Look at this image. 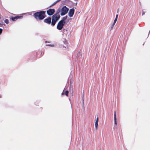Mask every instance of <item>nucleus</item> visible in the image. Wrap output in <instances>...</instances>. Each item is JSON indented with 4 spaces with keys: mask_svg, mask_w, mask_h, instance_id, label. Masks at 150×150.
Returning <instances> with one entry per match:
<instances>
[{
    "mask_svg": "<svg viewBox=\"0 0 150 150\" xmlns=\"http://www.w3.org/2000/svg\"><path fill=\"white\" fill-rule=\"evenodd\" d=\"M45 11H41L35 13L33 16L37 20H42L45 18Z\"/></svg>",
    "mask_w": 150,
    "mask_h": 150,
    "instance_id": "obj_1",
    "label": "nucleus"
},
{
    "mask_svg": "<svg viewBox=\"0 0 150 150\" xmlns=\"http://www.w3.org/2000/svg\"><path fill=\"white\" fill-rule=\"evenodd\" d=\"M69 9L66 6H64L62 7L61 9H60V12H61L60 15L61 16H63L66 14L68 11Z\"/></svg>",
    "mask_w": 150,
    "mask_h": 150,
    "instance_id": "obj_2",
    "label": "nucleus"
},
{
    "mask_svg": "<svg viewBox=\"0 0 150 150\" xmlns=\"http://www.w3.org/2000/svg\"><path fill=\"white\" fill-rule=\"evenodd\" d=\"M60 12V9H58L56 12L55 14L52 16V18L57 21L60 18V16L59 13Z\"/></svg>",
    "mask_w": 150,
    "mask_h": 150,
    "instance_id": "obj_3",
    "label": "nucleus"
},
{
    "mask_svg": "<svg viewBox=\"0 0 150 150\" xmlns=\"http://www.w3.org/2000/svg\"><path fill=\"white\" fill-rule=\"evenodd\" d=\"M65 22H63L62 21H60L58 23L57 28L58 30H61L63 28L64 25L65 23Z\"/></svg>",
    "mask_w": 150,
    "mask_h": 150,
    "instance_id": "obj_4",
    "label": "nucleus"
},
{
    "mask_svg": "<svg viewBox=\"0 0 150 150\" xmlns=\"http://www.w3.org/2000/svg\"><path fill=\"white\" fill-rule=\"evenodd\" d=\"M55 12V10L54 9H49L47 11V14L49 16L52 15Z\"/></svg>",
    "mask_w": 150,
    "mask_h": 150,
    "instance_id": "obj_5",
    "label": "nucleus"
},
{
    "mask_svg": "<svg viewBox=\"0 0 150 150\" xmlns=\"http://www.w3.org/2000/svg\"><path fill=\"white\" fill-rule=\"evenodd\" d=\"M74 13V8L70 9L68 13V16L70 17H72Z\"/></svg>",
    "mask_w": 150,
    "mask_h": 150,
    "instance_id": "obj_6",
    "label": "nucleus"
},
{
    "mask_svg": "<svg viewBox=\"0 0 150 150\" xmlns=\"http://www.w3.org/2000/svg\"><path fill=\"white\" fill-rule=\"evenodd\" d=\"M51 18L50 17H49L48 18L44 20V22L48 24H50L51 23Z\"/></svg>",
    "mask_w": 150,
    "mask_h": 150,
    "instance_id": "obj_7",
    "label": "nucleus"
},
{
    "mask_svg": "<svg viewBox=\"0 0 150 150\" xmlns=\"http://www.w3.org/2000/svg\"><path fill=\"white\" fill-rule=\"evenodd\" d=\"M22 18L23 16H18L16 17H12L11 18V19L13 21H15L18 19Z\"/></svg>",
    "mask_w": 150,
    "mask_h": 150,
    "instance_id": "obj_8",
    "label": "nucleus"
},
{
    "mask_svg": "<svg viewBox=\"0 0 150 150\" xmlns=\"http://www.w3.org/2000/svg\"><path fill=\"white\" fill-rule=\"evenodd\" d=\"M114 122L115 124L116 125L115 126V127H117V122L116 121V112L115 111L114 112Z\"/></svg>",
    "mask_w": 150,
    "mask_h": 150,
    "instance_id": "obj_9",
    "label": "nucleus"
},
{
    "mask_svg": "<svg viewBox=\"0 0 150 150\" xmlns=\"http://www.w3.org/2000/svg\"><path fill=\"white\" fill-rule=\"evenodd\" d=\"M57 21V20H55V19H54V18L53 19V18H52V23H51V25L52 26H54L55 25V24Z\"/></svg>",
    "mask_w": 150,
    "mask_h": 150,
    "instance_id": "obj_10",
    "label": "nucleus"
},
{
    "mask_svg": "<svg viewBox=\"0 0 150 150\" xmlns=\"http://www.w3.org/2000/svg\"><path fill=\"white\" fill-rule=\"evenodd\" d=\"M95 127L96 129H98V122H95Z\"/></svg>",
    "mask_w": 150,
    "mask_h": 150,
    "instance_id": "obj_11",
    "label": "nucleus"
},
{
    "mask_svg": "<svg viewBox=\"0 0 150 150\" xmlns=\"http://www.w3.org/2000/svg\"><path fill=\"white\" fill-rule=\"evenodd\" d=\"M67 16L63 17L61 21H62L63 22H65V20L67 19Z\"/></svg>",
    "mask_w": 150,
    "mask_h": 150,
    "instance_id": "obj_12",
    "label": "nucleus"
},
{
    "mask_svg": "<svg viewBox=\"0 0 150 150\" xmlns=\"http://www.w3.org/2000/svg\"><path fill=\"white\" fill-rule=\"evenodd\" d=\"M61 0H57L54 3H53V4H52L51 6H50V7H51V6H53L54 5V4H56L59 1Z\"/></svg>",
    "mask_w": 150,
    "mask_h": 150,
    "instance_id": "obj_13",
    "label": "nucleus"
},
{
    "mask_svg": "<svg viewBox=\"0 0 150 150\" xmlns=\"http://www.w3.org/2000/svg\"><path fill=\"white\" fill-rule=\"evenodd\" d=\"M4 22L6 24H8L9 23V21L8 19H6L4 21Z\"/></svg>",
    "mask_w": 150,
    "mask_h": 150,
    "instance_id": "obj_14",
    "label": "nucleus"
},
{
    "mask_svg": "<svg viewBox=\"0 0 150 150\" xmlns=\"http://www.w3.org/2000/svg\"><path fill=\"white\" fill-rule=\"evenodd\" d=\"M69 93V91H65V94L67 96H68Z\"/></svg>",
    "mask_w": 150,
    "mask_h": 150,
    "instance_id": "obj_15",
    "label": "nucleus"
},
{
    "mask_svg": "<svg viewBox=\"0 0 150 150\" xmlns=\"http://www.w3.org/2000/svg\"><path fill=\"white\" fill-rule=\"evenodd\" d=\"M47 46H50L52 47H54V45H47Z\"/></svg>",
    "mask_w": 150,
    "mask_h": 150,
    "instance_id": "obj_16",
    "label": "nucleus"
},
{
    "mask_svg": "<svg viewBox=\"0 0 150 150\" xmlns=\"http://www.w3.org/2000/svg\"><path fill=\"white\" fill-rule=\"evenodd\" d=\"M117 20V19L115 18V19L114 20V23H116Z\"/></svg>",
    "mask_w": 150,
    "mask_h": 150,
    "instance_id": "obj_17",
    "label": "nucleus"
},
{
    "mask_svg": "<svg viewBox=\"0 0 150 150\" xmlns=\"http://www.w3.org/2000/svg\"><path fill=\"white\" fill-rule=\"evenodd\" d=\"M96 122H98V117H97L96 118Z\"/></svg>",
    "mask_w": 150,
    "mask_h": 150,
    "instance_id": "obj_18",
    "label": "nucleus"
},
{
    "mask_svg": "<svg viewBox=\"0 0 150 150\" xmlns=\"http://www.w3.org/2000/svg\"><path fill=\"white\" fill-rule=\"evenodd\" d=\"M142 15L143 16V15H144L145 14V12L143 11H142Z\"/></svg>",
    "mask_w": 150,
    "mask_h": 150,
    "instance_id": "obj_19",
    "label": "nucleus"
},
{
    "mask_svg": "<svg viewBox=\"0 0 150 150\" xmlns=\"http://www.w3.org/2000/svg\"><path fill=\"white\" fill-rule=\"evenodd\" d=\"M118 17V14H117L116 15L115 18H116V19H117Z\"/></svg>",
    "mask_w": 150,
    "mask_h": 150,
    "instance_id": "obj_20",
    "label": "nucleus"
},
{
    "mask_svg": "<svg viewBox=\"0 0 150 150\" xmlns=\"http://www.w3.org/2000/svg\"><path fill=\"white\" fill-rule=\"evenodd\" d=\"M114 25H113L112 24V25L111 28H113Z\"/></svg>",
    "mask_w": 150,
    "mask_h": 150,
    "instance_id": "obj_21",
    "label": "nucleus"
},
{
    "mask_svg": "<svg viewBox=\"0 0 150 150\" xmlns=\"http://www.w3.org/2000/svg\"><path fill=\"white\" fill-rule=\"evenodd\" d=\"M115 23H114V22H113V23L112 24V25H115Z\"/></svg>",
    "mask_w": 150,
    "mask_h": 150,
    "instance_id": "obj_22",
    "label": "nucleus"
},
{
    "mask_svg": "<svg viewBox=\"0 0 150 150\" xmlns=\"http://www.w3.org/2000/svg\"><path fill=\"white\" fill-rule=\"evenodd\" d=\"M61 94H62V95H63L64 94V93H63V92Z\"/></svg>",
    "mask_w": 150,
    "mask_h": 150,
    "instance_id": "obj_23",
    "label": "nucleus"
},
{
    "mask_svg": "<svg viewBox=\"0 0 150 150\" xmlns=\"http://www.w3.org/2000/svg\"><path fill=\"white\" fill-rule=\"evenodd\" d=\"M1 98V95H0V98Z\"/></svg>",
    "mask_w": 150,
    "mask_h": 150,
    "instance_id": "obj_24",
    "label": "nucleus"
},
{
    "mask_svg": "<svg viewBox=\"0 0 150 150\" xmlns=\"http://www.w3.org/2000/svg\"><path fill=\"white\" fill-rule=\"evenodd\" d=\"M45 42H46V43H47V41H45Z\"/></svg>",
    "mask_w": 150,
    "mask_h": 150,
    "instance_id": "obj_25",
    "label": "nucleus"
},
{
    "mask_svg": "<svg viewBox=\"0 0 150 150\" xmlns=\"http://www.w3.org/2000/svg\"><path fill=\"white\" fill-rule=\"evenodd\" d=\"M24 14H25V13H23V14H22V15H24Z\"/></svg>",
    "mask_w": 150,
    "mask_h": 150,
    "instance_id": "obj_26",
    "label": "nucleus"
},
{
    "mask_svg": "<svg viewBox=\"0 0 150 150\" xmlns=\"http://www.w3.org/2000/svg\"><path fill=\"white\" fill-rule=\"evenodd\" d=\"M150 33V31H149V33Z\"/></svg>",
    "mask_w": 150,
    "mask_h": 150,
    "instance_id": "obj_27",
    "label": "nucleus"
}]
</instances>
